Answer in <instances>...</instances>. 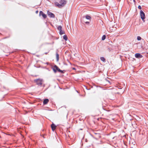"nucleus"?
I'll list each match as a JSON object with an SVG mask.
<instances>
[{"mask_svg": "<svg viewBox=\"0 0 148 148\" xmlns=\"http://www.w3.org/2000/svg\"><path fill=\"white\" fill-rule=\"evenodd\" d=\"M47 14L50 17L53 18L54 17V14L53 13L49 12V11H47Z\"/></svg>", "mask_w": 148, "mask_h": 148, "instance_id": "39448f33", "label": "nucleus"}, {"mask_svg": "<svg viewBox=\"0 0 148 148\" xmlns=\"http://www.w3.org/2000/svg\"><path fill=\"white\" fill-rule=\"evenodd\" d=\"M49 101V100L48 99H46L44 100L43 103L45 105Z\"/></svg>", "mask_w": 148, "mask_h": 148, "instance_id": "1a4fd4ad", "label": "nucleus"}, {"mask_svg": "<svg viewBox=\"0 0 148 148\" xmlns=\"http://www.w3.org/2000/svg\"><path fill=\"white\" fill-rule=\"evenodd\" d=\"M40 15H42L44 18H45L47 17V15L45 14H44L43 12L40 11Z\"/></svg>", "mask_w": 148, "mask_h": 148, "instance_id": "423d86ee", "label": "nucleus"}, {"mask_svg": "<svg viewBox=\"0 0 148 148\" xmlns=\"http://www.w3.org/2000/svg\"><path fill=\"white\" fill-rule=\"evenodd\" d=\"M66 1L64 0H61L60 2V3L58 2H56L55 4L59 8L64 6L66 4Z\"/></svg>", "mask_w": 148, "mask_h": 148, "instance_id": "f257e3e1", "label": "nucleus"}, {"mask_svg": "<svg viewBox=\"0 0 148 148\" xmlns=\"http://www.w3.org/2000/svg\"><path fill=\"white\" fill-rule=\"evenodd\" d=\"M63 38L65 40H67V38L66 35H64L63 36Z\"/></svg>", "mask_w": 148, "mask_h": 148, "instance_id": "ddd939ff", "label": "nucleus"}, {"mask_svg": "<svg viewBox=\"0 0 148 148\" xmlns=\"http://www.w3.org/2000/svg\"><path fill=\"white\" fill-rule=\"evenodd\" d=\"M56 60L57 61H58L59 59V55L58 53L56 54Z\"/></svg>", "mask_w": 148, "mask_h": 148, "instance_id": "f8f14e48", "label": "nucleus"}, {"mask_svg": "<svg viewBox=\"0 0 148 148\" xmlns=\"http://www.w3.org/2000/svg\"><path fill=\"white\" fill-rule=\"evenodd\" d=\"M38 11H36V13H37L38 12Z\"/></svg>", "mask_w": 148, "mask_h": 148, "instance_id": "4be33fe9", "label": "nucleus"}, {"mask_svg": "<svg viewBox=\"0 0 148 148\" xmlns=\"http://www.w3.org/2000/svg\"><path fill=\"white\" fill-rule=\"evenodd\" d=\"M57 71H58L59 72H60V73H64L63 72V71H62V70H60L59 68H58V70H57Z\"/></svg>", "mask_w": 148, "mask_h": 148, "instance_id": "f3484780", "label": "nucleus"}, {"mask_svg": "<svg viewBox=\"0 0 148 148\" xmlns=\"http://www.w3.org/2000/svg\"><path fill=\"white\" fill-rule=\"evenodd\" d=\"M85 23L87 24H88L89 23V22H86Z\"/></svg>", "mask_w": 148, "mask_h": 148, "instance_id": "aec40b11", "label": "nucleus"}, {"mask_svg": "<svg viewBox=\"0 0 148 148\" xmlns=\"http://www.w3.org/2000/svg\"><path fill=\"white\" fill-rule=\"evenodd\" d=\"M85 17L86 19L88 20H90L91 19V17L90 16H89L88 15H86V16H85Z\"/></svg>", "mask_w": 148, "mask_h": 148, "instance_id": "9d476101", "label": "nucleus"}, {"mask_svg": "<svg viewBox=\"0 0 148 148\" xmlns=\"http://www.w3.org/2000/svg\"><path fill=\"white\" fill-rule=\"evenodd\" d=\"M137 39L138 40H141V38L139 36H138L137 37Z\"/></svg>", "mask_w": 148, "mask_h": 148, "instance_id": "a211bd4d", "label": "nucleus"}, {"mask_svg": "<svg viewBox=\"0 0 148 148\" xmlns=\"http://www.w3.org/2000/svg\"><path fill=\"white\" fill-rule=\"evenodd\" d=\"M34 82L36 83V84L39 86H40L42 84L43 82L42 79H38L34 80Z\"/></svg>", "mask_w": 148, "mask_h": 148, "instance_id": "f03ea898", "label": "nucleus"}, {"mask_svg": "<svg viewBox=\"0 0 148 148\" xmlns=\"http://www.w3.org/2000/svg\"><path fill=\"white\" fill-rule=\"evenodd\" d=\"M51 127L52 130L53 131L55 130L56 127V125H55L53 123L51 125Z\"/></svg>", "mask_w": 148, "mask_h": 148, "instance_id": "6e6552de", "label": "nucleus"}, {"mask_svg": "<svg viewBox=\"0 0 148 148\" xmlns=\"http://www.w3.org/2000/svg\"><path fill=\"white\" fill-rule=\"evenodd\" d=\"M58 29L59 31H60L62 30V27L60 26H59L58 27Z\"/></svg>", "mask_w": 148, "mask_h": 148, "instance_id": "2eb2a0df", "label": "nucleus"}, {"mask_svg": "<svg viewBox=\"0 0 148 148\" xmlns=\"http://www.w3.org/2000/svg\"><path fill=\"white\" fill-rule=\"evenodd\" d=\"M100 59H101V61H103V62H105L106 60H105V58H104V57H101L100 58Z\"/></svg>", "mask_w": 148, "mask_h": 148, "instance_id": "9b49d317", "label": "nucleus"}, {"mask_svg": "<svg viewBox=\"0 0 148 148\" xmlns=\"http://www.w3.org/2000/svg\"><path fill=\"white\" fill-rule=\"evenodd\" d=\"M133 1L135 2V0H133Z\"/></svg>", "mask_w": 148, "mask_h": 148, "instance_id": "5701e85b", "label": "nucleus"}, {"mask_svg": "<svg viewBox=\"0 0 148 148\" xmlns=\"http://www.w3.org/2000/svg\"><path fill=\"white\" fill-rule=\"evenodd\" d=\"M138 8L139 9H141V7L140 5H139L138 6Z\"/></svg>", "mask_w": 148, "mask_h": 148, "instance_id": "6ab92c4d", "label": "nucleus"}, {"mask_svg": "<svg viewBox=\"0 0 148 148\" xmlns=\"http://www.w3.org/2000/svg\"><path fill=\"white\" fill-rule=\"evenodd\" d=\"M59 33H60V34L61 35L64 34V32L63 31L61 30L60 31Z\"/></svg>", "mask_w": 148, "mask_h": 148, "instance_id": "4468645a", "label": "nucleus"}, {"mask_svg": "<svg viewBox=\"0 0 148 148\" xmlns=\"http://www.w3.org/2000/svg\"><path fill=\"white\" fill-rule=\"evenodd\" d=\"M106 38V36L105 35H103L102 37V38H101V40H104L105 38Z\"/></svg>", "mask_w": 148, "mask_h": 148, "instance_id": "dca6fc26", "label": "nucleus"}, {"mask_svg": "<svg viewBox=\"0 0 148 148\" xmlns=\"http://www.w3.org/2000/svg\"><path fill=\"white\" fill-rule=\"evenodd\" d=\"M73 69L74 70H75V68H73Z\"/></svg>", "mask_w": 148, "mask_h": 148, "instance_id": "412c9836", "label": "nucleus"}, {"mask_svg": "<svg viewBox=\"0 0 148 148\" xmlns=\"http://www.w3.org/2000/svg\"><path fill=\"white\" fill-rule=\"evenodd\" d=\"M59 68L56 65L54 66L52 68V69L55 73L57 72Z\"/></svg>", "mask_w": 148, "mask_h": 148, "instance_id": "20e7f679", "label": "nucleus"}, {"mask_svg": "<svg viewBox=\"0 0 148 148\" xmlns=\"http://www.w3.org/2000/svg\"><path fill=\"white\" fill-rule=\"evenodd\" d=\"M140 15L141 18L143 21H144V20L145 18V13L142 10L140 11Z\"/></svg>", "mask_w": 148, "mask_h": 148, "instance_id": "7ed1b4c3", "label": "nucleus"}, {"mask_svg": "<svg viewBox=\"0 0 148 148\" xmlns=\"http://www.w3.org/2000/svg\"><path fill=\"white\" fill-rule=\"evenodd\" d=\"M135 56L136 58H142L143 57V56L139 53L135 54Z\"/></svg>", "mask_w": 148, "mask_h": 148, "instance_id": "0eeeda50", "label": "nucleus"}]
</instances>
